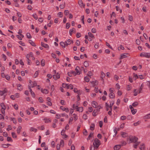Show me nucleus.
<instances>
[{
    "label": "nucleus",
    "instance_id": "obj_1",
    "mask_svg": "<svg viewBox=\"0 0 150 150\" xmlns=\"http://www.w3.org/2000/svg\"><path fill=\"white\" fill-rule=\"evenodd\" d=\"M101 144L100 141L97 138L94 139L93 145L96 147V149H97L99 146Z\"/></svg>",
    "mask_w": 150,
    "mask_h": 150
},
{
    "label": "nucleus",
    "instance_id": "obj_2",
    "mask_svg": "<svg viewBox=\"0 0 150 150\" xmlns=\"http://www.w3.org/2000/svg\"><path fill=\"white\" fill-rule=\"evenodd\" d=\"M138 140V138L135 136H130L129 137V143H135Z\"/></svg>",
    "mask_w": 150,
    "mask_h": 150
},
{
    "label": "nucleus",
    "instance_id": "obj_3",
    "mask_svg": "<svg viewBox=\"0 0 150 150\" xmlns=\"http://www.w3.org/2000/svg\"><path fill=\"white\" fill-rule=\"evenodd\" d=\"M140 56L149 58L150 57V53L143 52L140 53Z\"/></svg>",
    "mask_w": 150,
    "mask_h": 150
},
{
    "label": "nucleus",
    "instance_id": "obj_4",
    "mask_svg": "<svg viewBox=\"0 0 150 150\" xmlns=\"http://www.w3.org/2000/svg\"><path fill=\"white\" fill-rule=\"evenodd\" d=\"M128 54V53H127L122 54L120 58V59H121L124 58L128 57L127 56Z\"/></svg>",
    "mask_w": 150,
    "mask_h": 150
},
{
    "label": "nucleus",
    "instance_id": "obj_5",
    "mask_svg": "<svg viewBox=\"0 0 150 150\" xmlns=\"http://www.w3.org/2000/svg\"><path fill=\"white\" fill-rule=\"evenodd\" d=\"M73 40H71L69 39H68L67 41H65L64 42L65 45H66V46H68V45H70L71 43H73Z\"/></svg>",
    "mask_w": 150,
    "mask_h": 150
},
{
    "label": "nucleus",
    "instance_id": "obj_6",
    "mask_svg": "<svg viewBox=\"0 0 150 150\" xmlns=\"http://www.w3.org/2000/svg\"><path fill=\"white\" fill-rule=\"evenodd\" d=\"M76 111L80 112H82L83 110V108L82 107H79L78 105H76Z\"/></svg>",
    "mask_w": 150,
    "mask_h": 150
},
{
    "label": "nucleus",
    "instance_id": "obj_7",
    "mask_svg": "<svg viewBox=\"0 0 150 150\" xmlns=\"http://www.w3.org/2000/svg\"><path fill=\"white\" fill-rule=\"evenodd\" d=\"M53 77L55 80H57L60 78V74L58 73H57L56 75H53Z\"/></svg>",
    "mask_w": 150,
    "mask_h": 150
},
{
    "label": "nucleus",
    "instance_id": "obj_8",
    "mask_svg": "<svg viewBox=\"0 0 150 150\" xmlns=\"http://www.w3.org/2000/svg\"><path fill=\"white\" fill-rule=\"evenodd\" d=\"M121 145L120 144L117 145H115L114 147V150H118L121 147Z\"/></svg>",
    "mask_w": 150,
    "mask_h": 150
},
{
    "label": "nucleus",
    "instance_id": "obj_9",
    "mask_svg": "<svg viewBox=\"0 0 150 150\" xmlns=\"http://www.w3.org/2000/svg\"><path fill=\"white\" fill-rule=\"evenodd\" d=\"M41 45L42 47H43L45 48H49V47L47 44H45L44 43H43V42H41Z\"/></svg>",
    "mask_w": 150,
    "mask_h": 150
},
{
    "label": "nucleus",
    "instance_id": "obj_10",
    "mask_svg": "<svg viewBox=\"0 0 150 150\" xmlns=\"http://www.w3.org/2000/svg\"><path fill=\"white\" fill-rule=\"evenodd\" d=\"M95 125L94 123H91L90 127V129L91 130H93L95 129Z\"/></svg>",
    "mask_w": 150,
    "mask_h": 150
},
{
    "label": "nucleus",
    "instance_id": "obj_11",
    "mask_svg": "<svg viewBox=\"0 0 150 150\" xmlns=\"http://www.w3.org/2000/svg\"><path fill=\"white\" fill-rule=\"evenodd\" d=\"M41 91L44 93L47 94L48 93V91L47 89H43L42 88L41 89Z\"/></svg>",
    "mask_w": 150,
    "mask_h": 150
},
{
    "label": "nucleus",
    "instance_id": "obj_12",
    "mask_svg": "<svg viewBox=\"0 0 150 150\" xmlns=\"http://www.w3.org/2000/svg\"><path fill=\"white\" fill-rule=\"evenodd\" d=\"M144 86V85L143 84H142L141 85V86L139 88V92L138 93H140L142 92V90L143 88V87Z\"/></svg>",
    "mask_w": 150,
    "mask_h": 150
},
{
    "label": "nucleus",
    "instance_id": "obj_13",
    "mask_svg": "<svg viewBox=\"0 0 150 150\" xmlns=\"http://www.w3.org/2000/svg\"><path fill=\"white\" fill-rule=\"evenodd\" d=\"M91 83L92 85L93 86V87H94L95 86L97 85L98 84V82L97 81H92Z\"/></svg>",
    "mask_w": 150,
    "mask_h": 150
},
{
    "label": "nucleus",
    "instance_id": "obj_14",
    "mask_svg": "<svg viewBox=\"0 0 150 150\" xmlns=\"http://www.w3.org/2000/svg\"><path fill=\"white\" fill-rule=\"evenodd\" d=\"M92 103L93 105V107L96 108L97 106L98 105V103L94 101H93L92 102Z\"/></svg>",
    "mask_w": 150,
    "mask_h": 150
},
{
    "label": "nucleus",
    "instance_id": "obj_15",
    "mask_svg": "<svg viewBox=\"0 0 150 150\" xmlns=\"http://www.w3.org/2000/svg\"><path fill=\"white\" fill-rule=\"evenodd\" d=\"M21 129L22 127L21 126H19L18 127L17 130V133L18 134H19L20 133Z\"/></svg>",
    "mask_w": 150,
    "mask_h": 150
},
{
    "label": "nucleus",
    "instance_id": "obj_16",
    "mask_svg": "<svg viewBox=\"0 0 150 150\" xmlns=\"http://www.w3.org/2000/svg\"><path fill=\"white\" fill-rule=\"evenodd\" d=\"M29 43L33 46L34 47L36 46V45L34 42L32 40H29Z\"/></svg>",
    "mask_w": 150,
    "mask_h": 150
},
{
    "label": "nucleus",
    "instance_id": "obj_17",
    "mask_svg": "<svg viewBox=\"0 0 150 150\" xmlns=\"http://www.w3.org/2000/svg\"><path fill=\"white\" fill-rule=\"evenodd\" d=\"M89 64L87 61H85L84 63V65L86 67H87L89 66Z\"/></svg>",
    "mask_w": 150,
    "mask_h": 150
},
{
    "label": "nucleus",
    "instance_id": "obj_18",
    "mask_svg": "<svg viewBox=\"0 0 150 150\" xmlns=\"http://www.w3.org/2000/svg\"><path fill=\"white\" fill-rule=\"evenodd\" d=\"M18 89L20 91H21L23 89L22 86L20 84H19L18 86Z\"/></svg>",
    "mask_w": 150,
    "mask_h": 150
},
{
    "label": "nucleus",
    "instance_id": "obj_19",
    "mask_svg": "<svg viewBox=\"0 0 150 150\" xmlns=\"http://www.w3.org/2000/svg\"><path fill=\"white\" fill-rule=\"evenodd\" d=\"M109 97L111 98H114L115 97L114 94L113 93H110L109 94Z\"/></svg>",
    "mask_w": 150,
    "mask_h": 150
},
{
    "label": "nucleus",
    "instance_id": "obj_20",
    "mask_svg": "<svg viewBox=\"0 0 150 150\" xmlns=\"http://www.w3.org/2000/svg\"><path fill=\"white\" fill-rule=\"evenodd\" d=\"M41 64L42 66L43 67L45 65V61L44 59H42L41 60Z\"/></svg>",
    "mask_w": 150,
    "mask_h": 150
},
{
    "label": "nucleus",
    "instance_id": "obj_21",
    "mask_svg": "<svg viewBox=\"0 0 150 150\" xmlns=\"http://www.w3.org/2000/svg\"><path fill=\"white\" fill-rule=\"evenodd\" d=\"M78 4L79 5L81 6H83V1L81 0H79L78 1Z\"/></svg>",
    "mask_w": 150,
    "mask_h": 150
},
{
    "label": "nucleus",
    "instance_id": "obj_22",
    "mask_svg": "<svg viewBox=\"0 0 150 150\" xmlns=\"http://www.w3.org/2000/svg\"><path fill=\"white\" fill-rule=\"evenodd\" d=\"M60 45L63 47H65L66 45H65V42H61L60 43Z\"/></svg>",
    "mask_w": 150,
    "mask_h": 150
},
{
    "label": "nucleus",
    "instance_id": "obj_23",
    "mask_svg": "<svg viewBox=\"0 0 150 150\" xmlns=\"http://www.w3.org/2000/svg\"><path fill=\"white\" fill-rule=\"evenodd\" d=\"M138 105V102L136 101L132 104V106L134 107H136Z\"/></svg>",
    "mask_w": 150,
    "mask_h": 150
},
{
    "label": "nucleus",
    "instance_id": "obj_24",
    "mask_svg": "<svg viewBox=\"0 0 150 150\" xmlns=\"http://www.w3.org/2000/svg\"><path fill=\"white\" fill-rule=\"evenodd\" d=\"M37 86V83L35 81H34L33 82V84L31 85V86L32 88H33L35 86Z\"/></svg>",
    "mask_w": 150,
    "mask_h": 150
},
{
    "label": "nucleus",
    "instance_id": "obj_25",
    "mask_svg": "<svg viewBox=\"0 0 150 150\" xmlns=\"http://www.w3.org/2000/svg\"><path fill=\"white\" fill-rule=\"evenodd\" d=\"M88 34L89 36L91 38H95L94 35L91 32H89L88 33Z\"/></svg>",
    "mask_w": 150,
    "mask_h": 150
},
{
    "label": "nucleus",
    "instance_id": "obj_26",
    "mask_svg": "<svg viewBox=\"0 0 150 150\" xmlns=\"http://www.w3.org/2000/svg\"><path fill=\"white\" fill-rule=\"evenodd\" d=\"M139 148L141 150H144L145 148V145L144 144L142 145Z\"/></svg>",
    "mask_w": 150,
    "mask_h": 150
},
{
    "label": "nucleus",
    "instance_id": "obj_27",
    "mask_svg": "<svg viewBox=\"0 0 150 150\" xmlns=\"http://www.w3.org/2000/svg\"><path fill=\"white\" fill-rule=\"evenodd\" d=\"M114 102L113 101H112L110 103L109 107H110L111 110L112 109V107L113 105H114Z\"/></svg>",
    "mask_w": 150,
    "mask_h": 150
},
{
    "label": "nucleus",
    "instance_id": "obj_28",
    "mask_svg": "<svg viewBox=\"0 0 150 150\" xmlns=\"http://www.w3.org/2000/svg\"><path fill=\"white\" fill-rule=\"evenodd\" d=\"M30 130L31 131H34L35 132H37V129H36L35 128L33 127H31Z\"/></svg>",
    "mask_w": 150,
    "mask_h": 150
},
{
    "label": "nucleus",
    "instance_id": "obj_29",
    "mask_svg": "<svg viewBox=\"0 0 150 150\" xmlns=\"http://www.w3.org/2000/svg\"><path fill=\"white\" fill-rule=\"evenodd\" d=\"M11 120L13 121V122L15 124H16V123H17V121L16 120H15V118H14V117L11 118Z\"/></svg>",
    "mask_w": 150,
    "mask_h": 150
},
{
    "label": "nucleus",
    "instance_id": "obj_30",
    "mask_svg": "<svg viewBox=\"0 0 150 150\" xmlns=\"http://www.w3.org/2000/svg\"><path fill=\"white\" fill-rule=\"evenodd\" d=\"M84 80L86 82H88L89 81L90 79L88 77L86 76L84 77Z\"/></svg>",
    "mask_w": 150,
    "mask_h": 150
},
{
    "label": "nucleus",
    "instance_id": "obj_31",
    "mask_svg": "<svg viewBox=\"0 0 150 150\" xmlns=\"http://www.w3.org/2000/svg\"><path fill=\"white\" fill-rule=\"evenodd\" d=\"M64 142L63 140H61L60 142V144H59L60 146H62V147L64 146Z\"/></svg>",
    "mask_w": 150,
    "mask_h": 150
},
{
    "label": "nucleus",
    "instance_id": "obj_32",
    "mask_svg": "<svg viewBox=\"0 0 150 150\" xmlns=\"http://www.w3.org/2000/svg\"><path fill=\"white\" fill-rule=\"evenodd\" d=\"M0 105L1 107V109H3L6 108L4 104V103H1Z\"/></svg>",
    "mask_w": 150,
    "mask_h": 150
},
{
    "label": "nucleus",
    "instance_id": "obj_33",
    "mask_svg": "<svg viewBox=\"0 0 150 150\" xmlns=\"http://www.w3.org/2000/svg\"><path fill=\"white\" fill-rule=\"evenodd\" d=\"M62 87L64 88H67L68 86V84H65L64 83H63L62 84Z\"/></svg>",
    "mask_w": 150,
    "mask_h": 150
},
{
    "label": "nucleus",
    "instance_id": "obj_34",
    "mask_svg": "<svg viewBox=\"0 0 150 150\" xmlns=\"http://www.w3.org/2000/svg\"><path fill=\"white\" fill-rule=\"evenodd\" d=\"M73 115L74 118V120L76 121L78 119L77 115L75 114H74Z\"/></svg>",
    "mask_w": 150,
    "mask_h": 150
},
{
    "label": "nucleus",
    "instance_id": "obj_35",
    "mask_svg": "<svg viewBox=\"0 0 150 150\" xmlns=\"http://www.w3.org/2000/svg\"><path fill=\"white\" fill-rule=\"evenodd\" d=\"M26 35L28 38L29 39H30L32 38L31 36V35L29 33H27Z\"/></svg>",
    "mask_w": 150,
    "mask_h": 150
},
{
    "label": "nucleus",
    "instance_id": "obj_36",
    "mask_svg": "<svg viewBox=\"0 0 150 150\" xmlns=\"http://www.w3.org/2000/svg\"><path fill=\"white\" fill-rule=\"evenodd\" d=\"M127 134V133L126 132H122V134H121V135L123 137H126V135Z\"/></svg>",
    "mask_w": 150,
    "mask_h": 150
},
{
    "label": "nucleus",
    "instance_id": "obj_37",
    "mask_svg": "<svg viewBox=\"0 0 150 150\" xmlns=\"http://www.w3.org/2000/svg\"><path fill=\"white\" fill-rule=\"evenodd\" d=\"M73 88V86L72 84L68 85L67 89L70 88L71 89H72Z\"/></svg>",
    "mask_w": 150,
    "mask_h": 150
},
{
    "label": "nucleus",
    "instance_id": "obj_38",
    "mask_svg": "<svg viewBox=\"0 0 150 150\" xmlns=\"http://www.w3.org/2000/svg\"><path fill=\"white\" fill-rule=\"evenodd\" d=\"M93 133H91L88 136V137L87 138V140H89L90 139V138L93 135Z\"/></svg>",
    "mask_w": 150,
    "mask_h": 150
},
{
    "label": "nucleus",
    "instance_id": "obj_39",
    "mask_svg": "<svg viewBox=\"0 0 150 150\" xmlns=\"http://www.w3.org/2000/svg\"><path fill=\"white\" fill-rule=\"evenodd\" d=\"M11 135L12 136V137L13 138H16L17 137V136L16 135L15 133L13 132H12L11 133Z\"/></svg>",
    "mask_w": 150,
    "mask_h": 150
},
{
    "label": "nucleus",
    "instance_id": "obj_40",
    "mask_svg": "<svg viewBox=\"0 0 150 150\" xmlns=\"http://www.w3.org/2000/svg\"><path fill=\"white\" fill-rule=\"evenodd\" d=\"M33 16L35 20H37L38 18L37 16L35 13L33 14Z\"/></svg>",
    "mask_w": 150,
    "mask_h": 150
},
{
    "label": "nucleus",
    "instance_id": "obj_41",
    "mask_svg": "<svg viewBox=\"0 0 150 150\" xmlns=\"http://www.w3.org/2000/svg\"><path fill=\"white\" fill-rule=\"evenodd\" d=\"M70 24L69 23H67L66 24V28L68 29L70 27Z\"/></svg>",
    "mask_w": 150,
    "mask_h": 150
},
{
    "label": "nucleus",
    "instance_id": "obj_42",
    "mask_svg": "<svg viewBox=\"0 0 150 150\" xmlns=\"http://www.w3.org/2000/svg\"><path fill=\"white\" fill-rule=\"evenodd\" d=\"M39 101L40 103H42L43 101V100L42 97H40L38 98Z\"/></svg>",
    "mask_w": 150,
    "mask_h": 150
},
{
    "label": "nucleus",
    "instance_id": "obj_43",
    "mask_svg": "<svg viewBox=\"0 0 150 150\" xmlns=\"http://www.w3.org/2000/svg\"><path fill=\"white\" fill-rule=\"evenodd\" d=\"M7 141L8 142H10V141L12 142L13 141V140L12 139V138L11 137H7Z\"/></svg>",
    "mask_w": 150,
    "mask_h": 150
},
{
    "label": "nucleus",
    "instance_id": "obj_44",
    "mask_svg": "<svg viewBox=\"0 0 150 150\" xmlns=\"http://www.w3.org/2000/svg\"><path fill=\"white\" fill-rule=\"evenodd\" d=\"M140 123H141L140 121H139L136 122L134 123L133 125L135 126H137L138 125H139Z\"/></svg>",
    "mask_w": 150,
    "mask_h": 150
},
{
    "label": "nucleus",
    "instance_id": "obj_45",
    "mask_svg": "<svg viewBox=\"0 0 150 150\" xmlns=\"http://www.w3.org/2000/svg\"><path fill=\"white\" fill-rule=\"evenodd\" d=\"M96 111H95V110H94L93 112L92 115L93 116H96L97 115V114H96V113H97Z\"/></svg>",
    "mask_w": 150,
    "mask_h": 150
},
{
    "label": "nucleus",
    "instance_id": "obj_46",
    "mask_svg": "<svg viewBox=\"0 0 150 150\" xmlns=\"http://www.w3.org/2000/svg\"><path fill=\"white\" fill-rule=\"evenodd\" d=\"M44 120H45V123L50 122H51L50 119H44Z\"/></svg>",
    "mask_w": 150,
    "mask_h": 150
},
{
    "label": "nucleus",
    "instance_id": "obj_47",
    "mask_svg": "<svg viewBox=\"0 0 150 150\" xmlns=\"http://www.w3.org/2000/svg\"><path fill=\"white\" fill-rule=\"evenodd\" d=\"M79 69H78L77 68H76L75 69V71L76 72V74L77 75H79L80 74V73L79 71Z\"/></svg>",
    "mask_w": 150,
    "mask_h": 150
},
{
    "label": "nucleus",
    "instance_id": "obj_48",
    "mask_svg": "<svg viewBox=\"0 0 150 150\" xmlns=\"http://www.w3.org/2000/svg\"><path fill=\"white\" fill-rule=\"evenodd\" d=\"M129 20L130 21H133V18L131 15H129Z\"/></svg>",
    "mask_w": 150,
    "mask_h": 150
},
{
    "label": "nucleus",
    "instance_id": "obj_49",
    "mask_svg": "<svg viewBox=\"0 0 150 150\" xmlns=\"http://www.w3.org/2000/svg\"><path fill=\"white\" fill-rule=\"evenodd\" d=\"M99 43L96 42V43L94 47L96 49H97L99 47Z\"/></svg>",
    "mask_w": 150,
    "mask_h": 150
},
{
    "label": "nucleus",
    "instance_id": "obj_50",
    "mask_svg": "<svg viewBox=\"0 0 150 150\" xmlns=\"http://www.w3.org/2000/svg\"><path fill=\"white\" fill-rule=\"evenodd\" d=\"M81 21L84 24V16H81Z\"/></svg>",
    "mask_w": 150,
    "mask_h": 150
},
{
    "label": "nucleus",
    "instance_id": "obj_51",
    "mask_svg": "<svg viewBox=\"0 0 150 150\" xmlns=\"http://www.w3.org/2000/svg\"><path fill=\"white\" fill-rule=\"evenodd\" d=\"M134 77L135 79V80L137 79L138 78V75L137 74H135V73H134Z\"/></svg>",
    "mask_w": 150,
    "mask_h": 150
},
{
    "label": "nucleus",
    "instance_id": "obj_52",
    "mask_svg": "<svg viewBox=\"0 0 150 150\" xmlns=\"http://www.w3.org/2000/svg\"><path fill=\"white\" fill-rule=\"evenodd\" d=\"M131 112L132 114L134 115L137 112L136 110H134V109L133 110H131Z\"/></svg>",
    "mask_w": 150,
    "mask_h": 150
},
{
    "label": "nucleus",
    "instance_id": "obj_53",
    "mask_svg": "<svg viewBox=\"0 0 150 150\" xmlns=\"http://www.w3.org/2000/svg\"><path fill=\"white\" fill-rule=\"evenodd\" d=\"M84 130V131L83 132V134L85 135V136H87V131L85 129Z\"/></svg>",
    "mask_w": 150,
    "mask_h": 150
},
{
    "label": "nucleus",
    "instance_id": "obj_54",
    "mask_svg": "<svg viewBox=\"0 0 150 150\" xmlns=\"http://www.w3.org/2000/svg\"><path fill=\"white\" fill-rule=\"evenodd\" d=\"M69 13V11L68 10H65L64 11V14L65 15L67 16Z\"/></svg>",
    "mask_w": 150,
    "mask_h": 150
},
{
    "label": "nucleus",
    "instance_id": "obj_55",
    "mask_svg": "<svg viewBox=\"0 0 150 150\" xmlns=\"http://www.w3.org/2000/svg\"><path fill=\"white\" fill-rule=\"evenodd\" d=\"M58 15L60 17H62L63 16L62 13L61 12H59L58 13Z\"/></svg>",
    "mask_w": 150,
    "mask_h": 150
},
{
    "label": "nucleus",
    "instance_id": "obj_56",
    "mask_svg": "<svg viewBox=\"0 0 150 150\" xmlns=\"http://www.w3.org/2000/svg\"><path fill=\"white\" fill-rule=\"evenodd\" d=\"M127 120H131L132 119V116L131 115H128L127 117Z\"/></svg>",
    "mask_w": 150,
    "mask_h": 150
},
{
    "label": "nucleus",
    "instance_id": "obj_57",
    "mask_svg": "<svg viewBox=\"0 0 150 150\" xmlns=\"http://www.w3.org/2000/svg\"><path fill=\"white\" fill-rule=\"evenodd\" d=\"M145 118L149 119L150 118V114L145 115L144 116Z\"/></svg>",
    "mask_w": 150,
    "mask_h": 150
},
{
    "label": "nucleus",
    "instance_id": "obj_58",
    "mask_svg": "<svg viewBox=\"0 0 150 150\" xmlns=\"http://www.w3.org/2000/svg\"><path fill=\"white\" fill-rule=\"evenodd\" d=\"M12 129V128L11 127V126L10 125H9L8 126V128H7L6 129L8 131H9V130H11Z\"/></svg>",
    "mask_w": 150,
    "mask_h": 150
},
{
    "label": "nucleus",
    "instance_id": "obj_59",
    "mask_svg": "<svg viewBox=\"0 0 150 150\" xmlns=\"http://www.w3.org/2000/svg\"><path fill=\"white\" fill-rule=\"evenodd\" d=\"M17 16L21 18L22 17L21 14L19 12H18L17 13Z\"/></svg>",
    "mask_w": 150,
    "mask_h": 150
},
{
    "label": "nucleus",
    "instance_id": "obj_60",
    "mask_svg": "<svg viewBox=\"0 0 150 150\" xmlns=\"http://www.w3.org/2000/svg\"><path fill=\"white\" fill-rule=\"evenodd\" d=\"M83 118L85 120H86L87 119V116L86 114H84L83 116Z\"/></svg>",
    "mask_w": 150,
    "mask_h": 150
},
{
    "label": "nucleus",
    "instance_id": "obj_61",
    "mask_svg": "<svg viewBox=\"0 0 150 150\" xmlns=\"http://www.w3.org/2000/svg\"><path fill=\"white\" fill-rule=\"evenodd\" d=\"M126 118V117L125 116H122L121 117V119L122 120H125Z\"/></svg>",
    "mask_w": 150,
    "mask_h": 150
},
{
    "label": "nucleus",
    "instance_id": "obj_62",
    "mask_svg": "<svg viewBox=\"0 0 150 150\" xmlns=\"http://www.w3.org/2000/svg\"><path fill=\"white\" fill-rule=\"evenodd\" d=\"M136 44L138 45L140 44V42L139 39H137L136 40Z\"/></svg>",
    "mask_w": 150,
    "mask_h": 150
},
{
    "label": "nucleus",
    "instance_id": "obj_63",
    "mask_svg": "<svg viewBox=\"0 0 150 150\" xmlns=\"http://www.w3.org/2000/svg\"><path fill=\"white\" fill-rule=\"evenodd\" d=\"M38 71H36L34 74V76H35V77L36 78L38 76Z\"/></svg>",
    "mask_w": 150,
    "mask_h": 150
},
{
    "label": "nucleus",
    "instance_id": "obj_64",
    "mask_svg": "<svg viewBox=\"0 0 150 150\" xmlns=\"http://www.w3.org/2000/svg\"><path fill=\"white\" fill-rule=\"evenodd\" d=\"M95 149H96V147H94V146H93L92 145H91L90 147V150H95Z\"/></svg>",
    "mask_w": 150,
    "mask_h": 150
}]
</instances>
